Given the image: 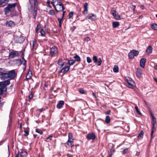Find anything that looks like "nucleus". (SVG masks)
Wrapping results in <instances>:
<instances>
[{"label":"nucleus","instance_id":"3c124183","mask_svg":"<svg viewBox=\"0 0 157 157\" xmlns=\"http://www.w3.org/2000/svg\"><path fill=\"white\" fill-rule=\"evenodd\" d=\"M79 92L82 94H83L84 93V91L82 89H81L79 90Z\"/></svg>","mask_w":157,"mask_h":157},{"label":"nucleus","instance_id":"39448f33","mask_svg":"<svg viewBox=\"0 0 157 157\" xmlns=\"http://www.w3.org/2000/svg\"><path fill=\"white\" fill-rule=\"evenodd\" d=\"M125 78L126 81L125 83L126 86L130 88H132L135 84L134 81L131 78Z\"/></svg>","mask_w":157,"mask_h":157},{"label":"nucleus","instance_id":"4c0bfd02","mask_svg":"<svg viewBox=\"0 0 157 157\" xmlns=\"http://www.w3.org/2000/svg\"><path fill=\"white\" fill-rule=\"evenodd\" d=\"M73 12H70L68 15V18L70 19L71 18L73 15Z\"/></svg>","mask_w":157,"mask_h":157},{"label":"nucleus","instance_id":"393cba45","mask_svg":"<svg viewBox=\"0 0 157 157\" xmlns=\"http://www.w3.org/2000/svg\"><path fill=\"white\" fill-rule=\"evenodd\" d=\"M6 25H8L9 26H12L13 25H14V24L13 21H7L6 22Z\"/></svg>","mask_w":157,"mask_h":157},{"label":"nucleus","instance_id":"aec40b11","mask_svg":"<svg viewBox=\"0 0 157 157\" xmlns=\"http://www.w3.org/2000/svg\"><path fill=\"white\" fill-rule=\"evenodd\" d=\"M34 1V10H37L38 5V2L37 0H33Z\"/></svg>","mask_w":157,"mask_h":157},{"label":"nucleus","instance_id":"6e6552de","mask_svg":"<svg viewBox=\"0 0 157 157\" xmlns=\"http://www.w3.org/2000/svg\"><path fill=\"white\" fill-rule=\"evenodd\" d=\"M139 52L138 51L134 50H132L129 52L128 54V56L131 59H132L134 58L135 56L138 55Z\"/></svg>","mask_w":157,"mask_h":157},{"label":"nucleus","instance_id":"f8f14e48","mask_svg":"<svg viewBox=\"0 0 157 157\" xmlns=\"http://www.w3.org/2000/svg\"><path fill=\"white\" fill-rule=\"evenodd\" d=\"M146 61V59L145 58H143L141 59L140 61V65L141 67L143 68L144 67Z\"/></svg>","mask_w":157,"mask_h":157},{"label":"nucleus","instance_id":"de8ad7c7","mask_svg":"<svg viewBox=\"0 0 157 157\" xmlns=\"http://www.w3.org/2000/svg\"><path fill=\"white\" fill-rule=\"evenodd\" d=\"M102 63V60L101 59V58H99V60L98 61V66H100L101 65Z\"/></svg>","mask_w":157,"mask_h":157},{"label":"nucleus","instance_id":"2f4dec72","mask_svg":"<svg viewBox=\"0 0 157 157\" xmlns=\"http://www.w3.org/2000/svg\"><path fill=\"white\" fill-rule=\"evenodd\" d=\"M113 71L114 72H118V66L115 65L113 69Z\"/></svg>","mask_w":157,"mask_h":157},{"label":"nucleus","instance_id":"0e129e2a","mask_svg":"<svg viewBox=\"0 0 157 157\" xmlns=\"http://www.w3.org/2000/svg\"><path fill=\"white\" fill-rule=\"evenodd\" d=\"M35 43L34 42H33V45H32V48L33 49L34 48V46L35 45Z\"/></svg>","mask_w":157,"mask_h":157},{"label":"nucleus","instance_id":"1a4fd4ad","mask_svg":"<svg viewBox=\"0 0 157 157\" xmlns=\"http://www.w3.org/2000/svg\"><path fill=\"white\" fill-rule=\"evenodd\" d=\"M20 55L18 52L17 51H13L10 52L9 54V58L12 59L14 57L18 56Z\"/></svg>","mask_w":157,"mask_h":157},{"label":"nucleus","instance_id":"a18cd8bd","mask_svg":"<svg viewBox=\"0 0 157 157\" xmlns=\"http://www.w3.org/2000/svg\"><path fill=\"white\" fill-rule=\"evenodd\" d=\"M40 33L42 36H44L45 35V32L43 29H41L40 32Z\"/></svg>","mask_w":157,"mask_h":157},{"label":"nucleus","instance_id":"774afa93","mask_svg":"<svg viewBox=\"0 0 157 157\" xmlns=\"http://www.w3.org/2000/svg\"><path fill=\"white\" fill-rule=\"evenodd\" d=\"M155 69L157 70V65H155Z\"/></svg>","mask_w":157,"mask_h":157},{"label":"nucleus","instance_id":"864d4df0","mask_svg":"<svg viewBox=\"0 0 157 157\" xmlns=\"http://www.w3.org/2000/svg\"><path fill=\"white\" fill-rule=\"evenodd\" d=\"M153 126H152V128H153L154 127L155 124L156 123V119L154 121L153 120Z\"/></svg>","mask_w":157,"mask_h":157},{"label":"nucleus","instance_id":"4d7b16f0","mask_svg":"<svg viewBox=\"0 0 157 157\" xmlns=\"http://www.w3.org/2000/svg\"><path fill=\"white\" fill-rule=\"evenodd\" d=\"M110 113H111V111L109 110H108L105 113V114H110Z\"/></svg>","mask_w":157,"mask_h":157},{"label":"nucleus","instance_id":"ea45409f","mask_svg":"<svg viewBox=\"0 0 157 157\" xmlns=\"http://www.w3.org/2000/svg\"><path fill=\"white\" fill-rule=\"evenodd\" d=\"M48 13L51 15H54L55 13L54 11L53 10H51L49 11Z\"/></svg>","mask_w":157,"mask_h":157},{"label":"nucleus","instance_id":"c85d7f7f","mask_svg":"<svg viewBox=\"0 0 157 157\" xmlns=\"http://www.w3.org/2000/svg\"><path fill=\"white\" fill-rule=\"evenodd\" d=\"M110 121V117L109 116H107L106 117L105 121L107 124L109 123Z\"/></svg>","mask_w":157,"mask_h":157},{"label":"nucleus","instance_id":"20e7f679","mask_svg":"<svg viewBox=\"0 0 157 157\" xmlns=\"http://www.w3.org/2000/svg\"><path fill=\"white\" fill-rule=\"evenodd\" d=\"M16 3L9 4L5 8L4 11L5 15H7L10 12L13 11L16 5Z\"/></svg>","mask_w":157,"mask_h":157},{"label":"nucleus","instance_id":"0eeeda50","mask_svg":"<svg viewBox=\"0 0 157 157\" xmlns=\"http://www.w3.org/2000/svg\"><path fill=\"white\" fill-rule=\"evenodd\" d=\"M70 65L65 66L64 65V66H62L60 67L61 68V70L59 71V73H63V74L66 73L70 70Z\"/></svg>","mask_w":157,"mask_h":157},{"label":"nucleus","instance_id":"7c9ffc66","mask_svg":"<svg viewBox=\"0 0 157 157\" xmlns=\"http://www.w3.org/2000/svg\"><path fill=\"white\" fill-rule=\"evenodd\" d=\"M151 28L155 30H157V24H153L151 25Z\"/></svg>","mask_w":157,"mask_h":157},{"label":"nucleus","instance_id":"5fc2aeb1","mask_svg":"<svg viewBox=\"0 0 157 157\" xmlns=\"http://www.w3.org/2000/svg\"><path fill=\"white\" fill-rule=\"evenodd\" d=\"M52 136H50L48 137H47L46 139L47 140H48V139H49L50 140H51L52 139Z\"/></svg>","mask_w":157,"mask_h":157},{"label":"nucleus","instance_id":"37998d69","mask_svg":"<svg viewBox=\"0 0 157 157\" xmlns=\"http://www.w3.org/2000/svg\"><path fill=\"white\" fill-rule=\"evenodd\" d=\"M33 95L32 92H31L29 96V99H31L33 97Z\"/></svg>","mask_w":157,"mask_h":157},{"label":"nucleus","instance_id":"6ab92c4d","mask_svg":"<svg viewBox=\"0 0 157 157\" xmlns=\"http://www.w3.org/2000/svg\"><path fill=\"white\" fill-rule=\"evenodd\" d=\"M73 141H69L68 140L66 144H67V145L69 147H72L74 145Z\"/></svg>","mask_w":157,"mask_h":157},{"label":"nucleus","instance_id":"f704fd0d","mask_svg":"<svg viewBox=\"0 0 157 157\" xmlns=\"http://www.w3.org/2000/svg\"><path fill=\"white\" fill-rule=\"evenodd\" d=\"M8 0H0V5H2L3 3H5L8 2Z\"/></svg>","mask_w":157,"mask_h":157},{"label":"nucleus","instance_id":"423d86ee","mask_svg":"<svg viewBox=\"0 0 157 157\" xmlns=\"http://www.w3.org/2000/svg\"><path fill=\"white\" fill-rule=\"evenodd\" d=\"M57 52V48L55 46H53L50 48V53L49 54V56L52 57H53Z\"/></svg>","mask_w":157,"mask_h":157},{"label":"nucleus","instance_id":"bf43d9fd","mask_svg":"<svg viewBox=\"0 0 157 157\" xmlns=\"http://www.w3.org/2000/svg\"><path fill=\"white\" fill-rule=\"evenodd\" d=\"M154 133V131L153 129L152 130L151 133V138L152 139V136H153V134Z\"/></svg>","mask_w":157,"mask_h":157},{"label":"nucleus","instance_id":"9b49d317","mask_svg":"<svg viewBox=\"0 0 157 157\" xmlns=\"http://www.w3.org/2000/svg\"><path fill=\"white\" fill-rule=\"evenodd\" d=\"M86 18L89 19H91L93 21H95L96 19V17L94 14L90 13L87 16Z\"/></svg>","mask_w":157,"mask_h":157},{"label":"nucleus","instance_id":"c9c22d12","mask_svg":"<svg viewBox=\"0 0 157 157\" xmlns=\"http://www.w3.org/2000/svg\"><path fill=\"white\" fill-rule=\"evenodd\" d=\"M93 59L94 61V62L95 63H97L98 62V58L96 56H94L93 57Z\"/></svg>","mask_w":157,"mask_h":157},{"label":"nucleus","instance_id":"7ed1b4c3","mask_svg":"<svg viewBox=\"0 0 157 157\" xmlns=\"http://www.w3.org/2000/svg\"><path fill=\"white\" fill-rule=\"evenodd\" d=\"M10 80H7L6 81L0 82V94H2L3 92H6L7 90L6 86L10 84Z\"/></svg>","mask_w":157,"mask_h":157},{"label":"nucleus","instance_id":"72a5a7b5","mask_svg":"<svg viewBox=\"0 0 157 157\" xmlns=\"http://www.w3.org/2000/svg\"><path fill=\"white\" fill-rule=\"evenodd\" d=\"M36 132L39 133L40 135H42L43 133L42 131L39 128H36Z\"/></svg>","mask_w":157,"mask_h":157},{"label":"nucleus","instance_id":"680f3d73","mask_svg":"<svg viewBox=\"0 0 157 157\" xmlns=\"http://www.w3.org/2000/svg\"><path fill=\"white\" fill-rule=\"evenodd\" d=\"M66 11H63V14H62V18H63L64 16V14H65V13Z\"/></svg>","mask_w":157,"mask_h":157},{"label":"nucleus","instance_id":"09e8293b","mask_svg":"<svg viewBox=\"0 0 157 157\" xmlns=\"http://www.w3.org/2000/svg\"><path fill=\"white\" fill-rule=\"evenodd\" d=\"M128 151V148H126L124 149L123 151V154H125Z\"/></svg>","mask_w":157,"mask_h":157},{"label":"nucleus","instance_id":"f3484780","mask_svg":"<svg viewBox=\"0 0 157 157\" xmlns=\"http://www.w3.org/2000/svg\"><path fill=\"white\" fill-rule=\"evenodd\" d=\"M147 54H150L151 53L152 51V47L151 46H149L147 49L146 50Z\"/></svg>","mask_w":157,"mask_h":157},{"label":"nucleus","instance_id":"6e6d98bb","mask_svg":"<svg viewBox=\"0 0 157 157\" xmlns=\"http://www.w3.org/2000/svg\"><path fill=\"white\" fill-rule=\"evenodd\" d=\"M85 40L87 42L88 41L90 40V38L89 37H87L85 39Z\"/></svg>","mask_w":157,"mask_h":157},{"label":"nucleus","instance_id":"e2e57ef3","mask_svg":"<svg viewBox=\"0 0 157 157\" xmlns=\"http://www.w3.org/2000/svg\"><path fill=\"white\" fill-rule=\"evenodd\" d=\"M151 117L153 120L154 121L156 119L155 118L154 115H152V116Z\"/></svg>","mask_w":157,"mask_h":157},{"label":"nucleus","instance_id":"79ce46f5","mask_svg":"<svg viewBox=\"0 0 157 157\" xmlns=\"http://www.w3.org/2000/svg\"><path fill=\"white\" fill-rule=\"evenodd\" d=\"M87 61L88 63H90L92 62V60L90 57H87Z\"/></svg>","mask_w":157,"mask_h":157},{"label":"nucleus","instance_id":"cd10ccee","mask_svg":"<svg viewBox=\"0 0 157 157\" xmlns=\"http://www.w3.org/2000/svg\"><path fill=\"white\" fill-rule=\"evenodd\" d=\"M68 140L69 141H73V139L72 138L73 136L72 135L71 133H69L68 134Z\"/></svg>","mask_w":157,"mask_h":157},{"label":"nucleus","instance_id":"9d476101","mask_svg":"<svg viewBox=\"0 0 157 157\" xmlns=\"http://www.w3.org/2000/svg\"><path fill=\"white\" fill-rule=\"evenodd\" d=\"M86 138L88 140H94L96 138V136L93 133H89L87 134Z\"/></svg>","mask_w":157,"mask_h":157},{"label":"nucleus","instance_id":"603ef678","mask_svg":"<svg viewBox=\"0 0 157 157\" xmlns=\"http://www.w3.org/2000/svg\"><path fill=\"white\" fill-rule=\"evenodd\" d=\"M43 109H37L36 111L37 112L40 113L42 111Z\"/></svg>","mask_w":157,"mask_h":157},{"label":"nucleus","instance_id":"c756f323","mask_svg":"<svg viewBox=\"0 0 157 157\" xmlns=\"http://www.w3.org/2000/svg\"><path fill=\"white\" fill-rule=\"evenodd\" d=\"M75 62V60L74 59L70 60L68 61V63L70 64V65H73Z\"/></svg>","mask_w":157,"mask_h":157},{"label":"nucleus","instance_id":"a878e982","mask_svg":"<svg viewBox=\"0 0 157 157\" xmlns=\"http://www.w3.org/2000/svg\"><path fill=\"white\" fill-rule=\"evenodd\" d=\"M27 155V152L25 151H22L20 154V156L22 157L26 156Z\"/></svg>","mask_w":157,"mask_h":157},{"label":"nucleus","instance_id":"f03ea898","mask_svg":"<svg viewBox=\"0 0 157 157\" xmlns=\"http://www.w3.org/2000/svg\"><path fill=\"white\" fill-rule=\"evenodd\" d=\"M52 0L53 2L52 3L56 11L59 13L63 11L64 9L63 4L61 2L58 1V0Z\"/></svg>","mask_w":157,"mask_h":157},{"label":"nucleus","instance_id":"49530a36","mask_svg":"<svg viewBox=\"0 0 157 157\" xmlns=\"http://www.w3.org/2000/svg\"><path fill=\"white\" fill-rule=\"evenodd\" d=\"M37 10H34V12L33 13V16L34 17V18H36V11Z\"/></svg>","mask_w":157,"mask_h":157},{"label":"nucleus","instance_id":"052dcab7","mask_svg":"<svg viewBox=\"0 0 157 157\" xmlns=\"http://www.w3.org/2000/svg\"><path fill=\"white\" fill-rule=\"evenodd\" d=\"M67 156L68 157H73V155L69 154H67Z\"/></svg>","mask_w":157,"mask_h":157},{"label":"nucleus","instance_id":"5701e85b","mask_svg":"<svg viewBox=\"0 0 157 157\" xmlns=\"http://www.w3.org/2000/svg\"><path fill=\"white\" fill-rule=\"evenodd\" d=\"M113 16L114 18L117 20H118L120 19V16L118 15V13L117 12L116 13L113 14Z\"/></svg>","mask_w":157,"mask_h":157},{"label":"nucleus","instance_id":"b1692460","mask_svg":"<svg viewBox=\"0 0 157 157\" xmlns=\"http://www.w3.org/2000/svg\"><path fill=\"white\" fill-rule=\"evenodd\" d=\"M113 27L114 28H116L119 25V23L117 21H114L113 23L112 24Z\"/></svg>","mask_w":157,"mask_h":157},{"label":"nucleus","instance_id":"ddd939ff","mask_svg":"<svg viewBox=\"0 0 157 157\" xmlns=\"http://www.w3.org/2000/svg\"><path fill=\"white\" fill-rule=\"evenodd\" d=\"M88 4L87 3H85L84 5V11H83V13L84 14H86L87 13H88Z\"/></svg>","mask_w":157,"mask_h":157},{"label":"nucleus","instance_id":"338daca9","mask_svg":"<svg viewBox=\"0 0 157 157\" xmlns=\"http://www.w3.org/2000/svg\"><path fill=\"white\" fill-rule=\"evenodd\" d=\"M154 80L157 82V78H154Z\"/></svg>","mask_w":157,"mask_h":157},{"label":"nucleus","instance_id":"a19ab883","mask_svg":"<svg viewBox=\"0 0 157 157\" xmlns=\"http://www.w3.org/2000/svg\"><path fill=\"white\" fill-rule=\"evenodd\" d=\"M40 27V25H37L35 31L36 33H37Z\"/></svg>","mask_w":157,"mask_h":157},{"label":"nucleus","instance_id":"58836bf2","mask_svg":"<svg viewBox=\"0 0 157 157\" xmlns=\"http://www.w3.org/2000/svg\"><path fill=\"white\" fill-rule=\"evenodd\" d=\"M136 110V111L137 113L139 115H140V116H141L142 115V113L140 112V110L139 109H135Z\"/></svg>","mask_w":157,"mask_h":157},{"label":"nucleus","instance_id":"412c9836","mask_svg":"<svg viewBox=\"0 0 157 157\" xmlns=\"http://www.w3.org/2000/svg\"><path fill=\"white\" fill-rule=\"evenodd\" d=\"M32 75L31 71H29L27 74L26 75V78L27 79H29Z\"/></svg>","mask_w":157,"mask_h":157},{"label":"nucleus","instance_id":"f257e3e1","mask_svg":"<svg viewBox=\"0 0 157 157\" xmlns=\"http://www.w3.org/2000/svg\"><path fill=\"white\" fill-rule=\"evenodd\" d=\"M17 76V73L15 70H13L8 72L5 69H0V78L2 80H4L7 78L10 79H14Z\"/></svg>","mask_w":157,"mask_h":157},{"label":"nucleus","instance_id":"dca6fc26","mask_svg":"<svg viewBox=\"0 0 157 157\" xmlns=\"http://www.w3.org/2000/svg\"><path fill=\"white\" fill-rule=\"evenodd\" d=\"M23 61H21V59H17V60L21 64H23L24 66H25L26 64V60H25L24 56L22 58Z\"/></svg>","mask_w":157,"mask_h":157},{"label":"nucleus","instance_id":"bb28decb","mask_svg":"<svg viewBox=\"0 0 157 157\" xmlns=\"http://www.w3.org/2000/svg\"><path fill=\"white\" fill-rule=\"evenodd\" d=\"M74 58L75 59V61H80V58L77 55L75 56L74 57Z\"/></svg>","mask_w":157,"mask_h":157},{"label":"nucleus","instance_id":"69168bd1","mask_svg":"<svg viewBox=\"0 0 157 157\" xmlns=\"http://www.w3.org/2000/svg\"><path fill=\"white\" fill-rule=\"evenodd\" d=\"M4 104V102H2L0 103V107H2V105H3Z\"/></svg>","mask_w":157,"mask_h":157},{"label":"nucleus","instance_id":"e433bc0d","mask_svg":"<svg viewBox=\"0 0 157 157\" xmlns=\"http://www.w3.org/2000/svg\"><path fill=\"white\" fill-rule=\"evenodd\" d=\"M116 13L115 9L114 8H112L111 11V13L113 15Z\"/></svg>","mask_w":157,"mask_h":157},{"label":"nucleus","instance_id":"8fccbe9b","mask_svg":"<svg viewBox=\"0 0 157 157\" xmlns=\"http://www.w3.org/2000/svg\"><path fill=\"white\" fill-rule=\"evenodd\" d=\"M63 18L62 17L61 18H58V20L59 21V23H61L62 21H63Z\"/></svg>","mask_w":157,"mask_h":157},{"label":"nucleus","instance_id":"13d9d810","mask_svg":"<svg viewBox=\"0 0 157 157\" xmlns=\"http://www.w3.org/2000/svg\"><path fill=\"white\" fill-rule=\"evenodd\" d=\"M136 8V6L135 5H132L131 6V8L133 9V10H134Z\"/></svg>","mask_w":157,"mask_h":157},{"label":"nucleus","instance_id":"c03bdc74","mask_svg":"<svg viewBox=\"0 0 157 157\" xmlns=\"http://www.w3.org/2000/svg\"><path fill=\"white\" fill-rule=\"evenodd\" d=\"M25 134L24 135L25 136H27L29 134V131H24Z\"/></svg>","mask_w":157,"mask_h":157},{"label":"nucleus","instance_id":"4be33fe9","mask_svg":"<svg viewBox=\"0 0 157 157\" xmlns=\"http://www.w3.org/2000/svg\"><path fill=\"white\" fill-rule=\"evenodd\" d=\"M63 60L62 59H59L58 60L57 64L61 66V67L62 66H64V63H62V61Z\"/></svg>","mask_w":157,"mask_h":157},{"label":"nucleus","instance_id":"4468645a","mask_svg":"<svg viewBox=\"0 0 157 157\" xmlns=\"http://www.w3.org/2000/svg\"><path fill=\"white\" fill-rule=\"evenodd\" d=\"M22 38L21 37H17L15 38V42L16 43H21L24 41V40L22 39Z\"/></svg>","mask_w":157,"mask_h":157},{"label":"nucleus","instance_id":"a211bd4d","mask_svg":"<svg viewBox=\"0 0 157 157\" xmlns=\"http://www.w3.org/2000/svg\"><path fill=\"white\" fill-rule=\"evenodd\" d=\"M64 102L63 101H60L57 105V108H60L64 104Z\"/></svg>","mask_w":157,"mask_h":157},{"label":"nucleus","instance_id":"473e14b6","mask_svg":"<svg viewBox=\"0 0 157 157\" xmlns=\"http://www.w3.org/2000/svg\"><path fill=\"white\" fill-rule=\"evenodd\" d=\"M144 132L143 131H141L139 134L138 137L139 138H141L143 136Z\"/></svg>","mask_w":157,"mask_h":157},{"label":"nucleus","instance_id":"2eb2a0df","mask_svg":"<svg viewBox=\"0 0 157 157\" xmlns=\"http://www.w3.org/2000/svg\"><path fill=\"white\" fill-rule=\"evenodd\" d=\"M137 70L136 71V75L137 77L138 78H140L142 75V71L140 68H138Z\"/></svg>","mask_w":157,"mask_h":157}]
</instances>
